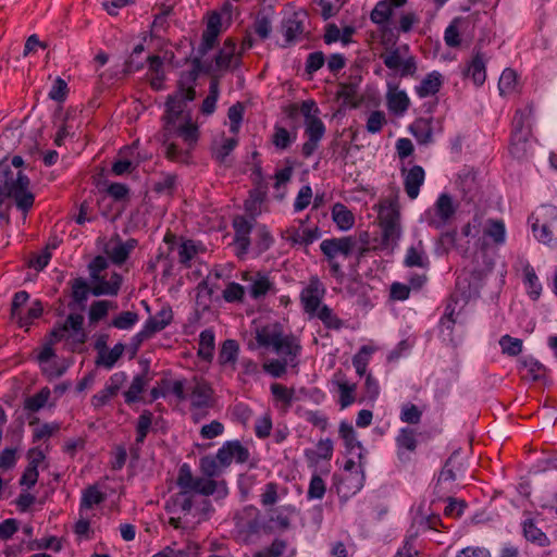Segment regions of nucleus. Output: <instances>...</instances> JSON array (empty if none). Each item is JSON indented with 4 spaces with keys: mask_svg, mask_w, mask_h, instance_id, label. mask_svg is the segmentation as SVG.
Masks as SVG:
<instances>
[{
    "mask_svg": "<svg viewBox=\"0 0 557 557\" xmlns=\"http://www.w3.org/2000/svg\"><path fill=\"white\" fill-rule=\"evenodd\" d=\"M23 164L24 160L20 156L12 158L15 170L0 164V206L11 199L17 209L27 213L34 206L35 196L29 189V178L21 170Z\"/></svg>",
    "mask_w": 557,
    "mask_h": 557,
    "instance_id": "f257e3e1",
    "label": "nucleus"
},
{
    "mask_svg": "<svg viewBox=\"0 0 557 557\" xmlns=\"http://www.w3.org/2000/svg\"><path fill=\"white\" fill-rule=\"evenodd\" d=\"M532 109L517 110L512 120L509 153L518 161H527L533 153L535 139L532 136L530 117Z\"/></svg>",
    "mask_w": 557,
    "mask_h": 557,
    "instance_id": "f03ea898",
    "label": "nucleus"
},
{
    "mask_svg": "<svg viewBox=\"0 0 557 557\" xmlns=\"http://www.w3.org/2000/svg\"><path fill=\"white\" fill-rule=\"evenodd\" d=\"M84 317L79 313H71L63 323L57 324L49 333V341L38 355L39 362H47L54 356L52 345L60 341H71L74 345H83L87 335L83 329Z\"/></svg>",
    "mask_w": 557,
    "mask_h": 557,
    "instance_id": "7ed1b4c3",
    "label": "nucleus"
},
{
    "mask_svg": "<svg viewBox=\"0 0 557 557\" xmlns=\"http://www.w3.org/2000/svg\"><path fill=\"white\" fill-rule=\"evenodd\" d=\"M176 483L183 490V494L191 492L203 496L213 495L215 492L223 496L227 494L225 481H215L205 475L202 478H195L187 463L181 466Z\"/></svg>",
    "mask_w": 557,
    "mask_h": 557,
    "instance_id": "20e7f679",
    "label": "nucleus"
},
{
    "mask_svg": "<svg viewBox=\"0 0 557 557\" xmlns=\"http://www.w3.org/2000/svg\"><path fill=\"white\" fill-rule=\"evenodd\" d=\"M164 121V141H169L174 135L181 137L189 147L198 140V126L183 116L182 112L169 111L165 109Z\"/></svg>",
    "mask_w": 557,
    "mask_h": 557,
    "instance_id": "39448f33",
    "label": "nucleus"
},
{
    "mask_svg": "<svg viewBox=\"0 0 557 557\" xmlns=\"http://www.w3.org/2000/svg\"><path fill=\"white\" fill-rule=\"evenodd\" d=\"M529 220L539 240L557 245V207L542 206Z\"/></svg>",
    "mask_w": 557,
    "mask_h": 557,
    "instance_id": "423d86ee",
    "label": "nucleus"
},
{
    "mask_svg": "<svg viewBox=\"0 0 557 557\" xmlns=\"http://www.w3.org/2000/svg\"><path fill=\"white\" fill-rule=\"evenodd\" d=\"M357 242L351 236H344L338 238H327L322 240L320 249L325 256L331 268L332 275L336 278H342L344 273L341 264L336 261L337 256L348 257L352 252Z\"/></svg>",
    "mask_w": 557,
    "mask_h": 557,
    "instance_id": "0eeeda50",
    "label": "nucleus"
},
{
    "mask_svg": "<svg viewBox=\"0 0 557 557\" xmlns=\"http://www.w3.org/2000/svg\"><path fill=\"white\" fill-rule=\"evenodd\" d=\"M380 227L382 230V244L385 247L397 245L400 235V212L396 202L382 206L379 212Z\"/></svg>",
    "mask_w": 557,
    "mask_h": 557,
    "instance_id": "6e6552de",
    "label": "nucleus"
},
{
    "mask_svg": "<svg viewBox=\"0 0 557 557\" xmlns=\"http://www.w3.org/2000/svg\"><path fill=\"white\" fill-rule=\"evenodd\" d=\"M243 52L236 50V41L233 38H226L222 48L215 54L213 61V77L218 75L219 78L224 72L235 71L242 65Z\"/></svg>",
    "mask_w": 557,
    "mask_h": 557,
    "instance_id": "1a4fd4ad",
    "label": "nucleus"
},
{
    "mask_svg": "<svg viewBox=\"0 0 557 557\" xmlns=\"http://www.w3.org/2000/svg\"><path fill=\"white\" fill-rule=\"evenodd\" d=\"M456 207L453 203V199L447 194H442L433 209L428 210L424 214L425 222L435 228L444 227L448 221L455 215Z\"/></svg>",
    "mask_w": 557,
    "mask_h": 557,
    "instance_id": "9d476101",
    "label": "nucleus"
},
{
    "mask_svg": "<svg viewBox=\"0 0 557 557\" xmlns=\"http://www.w3.org/2000/svg\"><path fill=\"white\" fill-rule=\"evenodd\" d=\"M325 294V287L318 276H311L309 284L300 294V301L304 310L310 315H314L320 308L322 298Z\"/></svg>",
    "mask_w": 557,
    "mask_h": 557,
    "instance_id": "9b49d317",
    "label": "nucleus"
},
{
    "mask_svg": "<svg viewBox=\"0 0 557 557\" xmlns=\"http://www.w3.org/2000/svg\"><path fill=\"white\" fill-rule=\"evenodd\" d=\"M212 49V46H206L203 41L200 42L196 51L193 49L194 55L186 59V61L191 62V70L183 74L188 84H195L200 73H213V63L202 61L203 57Z\"/></svg>",
    "mask_w": 557,
    "mask_h": 557,
    "instance_id": "f8f14e48",
    "label": "nucleus"
},
{
    "mask_svg": "<svg viewBox=\"0 0 557 557\" xmlns=\"http://www.w3.org/2000/svg\"><path fill=\"white\" fill-rule=\"evenodd\" d=\"M126 380L127 375L125 372L113 373L106 383V386L91 397V405L95 408H101L107 405L119 394Z\"/></svg>",
    "mask_w": 557,
    "mask_h": 557,
    "instance_id": "ddd939ff",
    "label": "nucleus"
},
{
    "mask_svg": "<svg viewBox=\"0 0 557 557\" xmlns=\"http://www.w3.org/2000/svg\"><path fill=\"white\" fill-rule=\"evenodd\" d=\"M250 453L239 441L225 442L216 453V458L222 466H231L233 461L245 463L248 461Z\"/></svg>",
    "mask_w": 557,
    "mask_h": 557,
    "instance_id": "4468645a",
    "label": "nucleus"
},
{
    "mask_svg": "<svg viewBox=\"0 0 557 557\" xmlns=\"http://www.w3.org/2000/svg\"><path fill=\"white\" fill-rule=\"evenodd\" d=\"M190 391V409L202 410L213 406L211 386L203 380L194 379Z\"/></svg>",
    "mask_w": 557,
    "mask_h": 557,
    "instance_id": "2eb2a0df",
    "label": "nucleus"
},
{
    "mask_svg": "<svg viewBox=\"0 0 557 557\" xmlns=\"http://www.w3.org/2000/svg\"><path fill=\"white\" fill-rule=\"evenodd\" d=\"M196 97L194 84H188L185 75L182 74L177 84L175 94L168 97L165 107L169 111H176L184 113L185 101H191Z\"/></svg>",
    "mask_w": 557,
    "mask_h": 557,
    "instance_id": "dca6fc26",
    "label": "nucleus"
},
{
    "mask_svg": "<svg viewBox=\"0 0 557 557\" xmlns=\"http://www.w3.org/2000/svg\"><path fill=\"white\" fill-rule=\"evenodd\" d=\"M255 218H246L243 215H236L233 219V227L235 231L234 244L237 247L238 256L245 255L248 251L250 245L249 235L253 227Z\"/></svg>",
    "mask_w": 557,
    "mask_h": 557,
    "instance_id": "f3484780",
    "label": "nucleus"
},
{
    "mask_svg": "<svg viewBox=\"0 0 557 557\" xmlns=\"http://www.w3.org/2000/svg\"><path fill=\"white\" fill-rule=\"evenodd\" d=\"M136 246V239L131 238L126 242H122L121 238L116 236V238L110 239L106 245L104 252L114 264L121 265L128 259L129 253Z\"/></svg>",
    "mask_w": 557,
    "mask_h": 557,
    "instance_id": "a211bd4d",
    "label": "nucleus"
},
{
    "mask_svg": "<svg viewBox=\"0 0 557 557\" xmlns=\"http://www.w3.org/2000/svg\"><path fill=\"white\" fill-rule=\"evenodd\" d=\"M122 282V275L116 272H113L109 280L101 275L98 280H91V294L94 296H116Z\"/></svg>",
    "mask_w": 557,
    "mask_h": 557,
    "instance_id": "6ab92c4d",
    "label": "nucleus"
},
{
    "mask_svg": "<svg viewBox=\"0 0 557 557\" xmlns=\"http://www.w3.org/2000/svg\"><path fill=\"white\" fill-rule=\"evenodd\" d=\"M274 350L282 356V359L288 360L290 366L295 367L297 364L296 359L301 351V346L296 336L283 334L275 345Z\"/></svg>",
    "mask_w": 557,
    "mask_h": 557,
    "instance_id": "aec40b11",
    "label": "nucleus"
},
{
    "mask_svg": "<svg viewBox=\"0 0 557 557\" xmlns=\"http://www.w3.org/2000/svg\"><path fill=\"white\" fill-rule=\"evenodd\" d=\"M486 55L481 50L480 42L474 47V55L466 71V75L471 77L476 86L484 84L486 79Z\"/></svg>",
    "mask_w": 557,
    "mask_h": 557,
    "instance_id": "412c9836",
    "label": "nucleus"
},
{
    "mask_svg": "<svg viewBox=\"0 0 557 557\" xmlns=\"http://www.w3.org/2000/svg\"><path fill=\"white\" fill-rule=\"evenodd\" d=\"M457 185L465 200L473 201L480 189L476 172L473 169H463L458 176Z\"/></svg>",
    "mask_w": 557,
    "mask_h": 557,
    "instance_id": "4be33fe9",
    "label": "nucleus"
},
{
    "mask_svg": "<svg viewBox=\"0 0 557 557\" xmlns=\"http://www.w3.org/2000/svg\"><path fill=\"white\" fill-rule=\"evenodd\" d=\"M243 280L251 283L249 286V294L253 299H259L265 296L267 293L273 288V283L268 276L260 272H256L253 274L245 272L243 274Z\"/></svg>",
    "mask_w": 557,
    "mask_h": 557,
    "instance_id": "5701e85b",
    "label": "nucleus"
},
{
    "mask_svg": "<svg viewBox=\"0 0 557 557\" xmlns=\"http://www.w3.org/2000/svg\"><path fill=\"white\" fill-rule=\"evenodd\" d=\"M294 512L292 506L271 507L267 509L269 528L286 530L290 525L289 518Z\"/></svg>",
    "mask_w": 557,
    "mask_h": 557,
    "instance_id": "b1692460",
    "label": "nucleus"
},
{
    "mask_svg": "<svg viewBox=\"0 0 557 557\" xmlns=\"http://www.w3.org/2000/svg\"><path fill=\"white\" fill-rule=\"evenodd\" d=\"M282 335V326L277 323H272L257 330L256 341L261 347H272L274 349Z\"/></svg>",
    "mask_w": 557,
    "mask_h": 557,
    "instance_id": "393cba45",
    "label": "nucleus"
},
{
    "mask_svg": "<svg viewBox=\"0 0 557 557\" xmlns=\"http://www.w3.org/2000/svg\"><path fill=\"white\" fill-rule=\"evenodd\" d=\"M305 18H306L305 14L294 12L293 14H290L287 18H285L283 21L282 27H283V33H284L286 42L290 44L295 39H297L298 36L304 34Z\"/></svg>",
    "mask_w": 557,
    "mask_h": 557,
    "instance_id": "a878e982",
    "label": "nucleus"
},
{
    "mask_svg": "<svg viewBox=\"0 0 557 557\" xmlns=\"http://www.w3.org/2000/svg\"><path fill=\"white\" fill-rule=\"evenodd\" d=\"M176 138H180L178 136L174 135L169 141H164V133L162 134V144L165 148L164 153L165 157L174 162H181L186 163L189 159V151L194 147L191 145L190 147L183 140L185 144V148L180 147L178 144L174 140Z\"/></svg>",
    "mask_w": 557,
    "mask_h": 557,
    "instance_id": "bb28decb",
    "label": "nucleus"
},
{
    "mask_svg": "<svg viewBox=\"0 0 557 557\" xmlns=\"http://www.w3.org/2000/svg\"><path fill=\"white\" fill-rule=\"evenodd\" d=\"M424 182V170L420 165L412 166L405 176V190L410 199H416L420 186Z\"/></svg>",
    "mask_w": 557,
    "mask_h": 557,
    "instance_id": "cd10ccee",
    "label": "nucleus"
},
{
    "mask_svg": "<svg viewBox=\"0 0 557 557\" xmlns=\"http://www.w3.org/2000/svg\"><path fill=\"white\" fill-rule=\"evenodd\" d=\"M320 237V232L318 227L314 228H305L302 231L290 228L286 231L285 239L289 242L293 246L302 245L308 246L312 244L315 239Z\"/></svg>",
    "mask_w": 557,
    "mask_h": 557,
    "instance_id": "c85d7f7f",
    "label": "nucleus"
},
{
    "mask_svg": "<svg viewBox=\"0 0 557 557\" xmlns=\"http://www.w3.org/2000/svg\"><path fill=\"white\" fill-rule=\"evenodd\" d=\"M523 535L527 541L536 544L541 547H545L549 545V540L546 534L542 531V529L537 525V523L533 519L524 520L523 524Z\"/></svg>",
    "mask_w": 557,
    "mask_h": 557,
    "instance_id": "c756f323",
    "label": "nucleus"
},
{
    "mask_svg": "<svg viewBox=\"0 0 557 557\" xmlns=\"http://www.w3.org/2000/svg\"><path fill=\"white\" fill-rule=\"evenodd\" d=\"M483 236L492 239L493 244L499 246L506 240V227L502 220L488 219L483 228Z\"/></svg>",
    "mask_w": 557,
    "mask_h": 557,
    "instance_id": "7c9ffc66",
    "label": "nucleus"
},
{
    "mask_svg": "<svg viewBox=\"0 0 557 557\" xmlns=\"http://www.w3.org/2000/svg\"><path fill=\"white\" fill-rule=\"evenodd\" d=\"M442 83V75L438 72H432L422 79L419 86L416 87L417 94L421 98L433 96L440 90Z\"/></svg>",
    "mask_w": 557,
    "mask_h": 557,
    "instance_id": "2f4dec72",
    "label": "nucleus"
},
{
    "mask_svg": "<svg viewBox=\"0 0 557 557\" xmlns=\"http://www.w3.org/2000/svg\"><path fill=\"white\" fill-rule=\"evenodd\" d=\"M332 218L338 228L347 231L354 226L355 216L343 203H335L332 208Z\"/></svg>",
    "mask_w": 557,
    "mask_h": 557,
    "instance_id": "473e14b6",
    "label": "nucleus"
},
{
    "mask_svg": "<svg viewBox=\"0 0 557 557\" xmlns=\"http://www.w3.org/2000/svg\"><path fill=\"white\" fill-rule=\"evenodd\" d=\"M214 333L212 330H205L199 335V343H198V357L201 358L205 361L210 362L213 358V351H214Z\"/></svg>",
    "mask_w": 557,
    "mask_h": 557,
    "instance_id": "72a5a7b5",
    "label": "nucleus"
},
{
    "mask_svg": "<svg viewBox=\"0 0 557 557\" xmlns=\"http://www.w3.org/2000/svg\"><path fill=\"white\" fill-rule=\"evenodd\" d=\"M173 312L170 307H163L153 317H150L145 325L152 331L153 334L164 330L172 321Z\"/></svg>",
    "mask_w": 557,
    "mask_h": 557,
    "instance_id": "f704fd0d",
    "label": "nucleus"
},
{
    "mask_svg": "<svg viewBox=\"0 0 557 557\" xmlns=\"http://www.w3.org/2000/svg\"><path fill=\"white\" fill-rule=\"evenodd\" d=\"M70 284L73 301L84 308L89 294H91V284L89 285L83 277L74 278Z\"/></svg>",
    "mask_w": 557,
    "mask_h": 557,
    "instance_id": "c9c22d12",
    "label": "nucleus"
},
{
    "mask_svg": "<svg viewBox=\"0 0 557 557\" xmlns=\"http://www.w3.org/2000/svg\"><path fill=\"white\" fill-rule=\"evenodd\" d=\"M221 16L219 13L213 12L207 23V27L201 35V41L206 42V46L214 47L220 34Z\"/></svg>",
    "mask_w": 557,
    "mask_h": 557,
    "instance_id": "e433bc0d",
    "label": "nucleus"
},
{
    "mask_svg": "<svg viewBox=\"0 0 557 557\" xmlns=\"http://www.w3.org/2000/svg\"><path fill=\"white\" fill-rule=\"evenodd\" d=\"M125 346L122 343L116 344L112 349H106L97 356L96 364L106 369H111L122 357Z\"/></svg>",
    "mask_w": 557,
    "mask_h": 557,
    "instance_id": "4c0bfd02",
    "label": "nucleus"
},
{
    "mask_svg": "<svg viewBox=\"0 0 557 557\" xmlns=\"http://www.w3.org/2000/svg\"><path fill=\"white\" fill-rule=\"evenodd\" d=\"M147 383L148 381L145 374L136 375L128 389L124 392L125 403L132 405L139 401L141 399L140 394L145 391Z\"/></svg>",
    "mask_w": 557,
    "mask_h": 557,
    "instance_id": "58836bf2",
    "label": "nucleus"
},
{
    "mask_svg": "<svg viewBox=\"0 0 557 557\" xmlns=\"http://www.w3.org/2000/svg\"><path fill=\"white\" fill-rule=\"evenodd\" d=\"M337 96L344 100L345 103L352 108L359 107L362 99L358 96V84L355 82L339 84Z\"/></svg>",
    "mask_w": 557,
    "mask_h": 557,
    "instance_id": "ea45409f",
    "label": "nucleus"
},
{
    "mask_svg": "<svg viewBox=\"0 0 557 557\" xmlns=\"http://www.w3.org/2000/svg\"><path fill=\"white\" fill-rule=\"evenodd\" d=\"M199 468L205 476L213 479L222 474L226 466H222L220 460H218L216 455L214 457L208 455L200 458Z\"/></svg>",
    "mask_w": 557,
    "mask_h": 557,
    "instance_id": "a19ab883",
    "label": "nucleus"
},
{
    "mask_svg": "<svg viewBox=\"0 0 557 557\" xmlns=\"http://www.w3.org/2000/svg\"><path fill=\"white\" fill-rule=\"evenodd\" d=\"M219 76L214 75L211 77L210 86H209V95L205 98L201 104V112L203 114L210 115L215 110V104L219 98L220 89H219Z\"/></svg>",
    "mask_w": 557,
    "mask_h": 557,
    "instance_id": "79ce46f5",
    "label": "nucleus"
},
{
    "mask_svg": "<svg viewBox=\"0 0 557 557\" xmlns=\"http://www.w3.org/2000/svg\"><path fill=\"white\" fill-rule=\"evenodd\" d=\"M106 495L99 491L97 485H90L83 491L81 509H90L95 505L104 502Z\"/></svg>",
    "mask_w": 557,
    "mask_h": 557,
    "instance_id": "37998d69",
    "label": "nucleus"
},
{
    "mask_svg": "<svg viewBox=\"0 0 557 557\" xmlns=\"http://www.w3.org/2000/svg\"><path fill=\"white\" fill-rule=\"evenodd\" d=\"M51 392L48 387L41 388L37 394L27 397L24 401V409L30 412H37L45 407L49 400Z\"/></svg>",
    "mask_w": 557,
    "mask_h": 557,
    "instance_id": "c03bdc74",
    "label": "nucleus"
},
{
    "mask_svg": "<svg viewBox=\"0 0 557 557\" xmlns=\"http://www.w3.org/2000/svg\"><path fill=\"white\" fill-rule=\"evenodd\" d=\"M153 414L144 410L138 417L136 424V445H143L152 424Z\"/></svg>",
    "mask_w": 557,
    "mask_h": 557,
    "instance_id": "a18cd8bd",
    "label": "nucleus"
},
{
    "mask_svg": "<svg viewBox=\"0 0 557 557\" xmlns=\"http://www.w3.org/2000/svg\"><path fill=\"white\" fill-rule=\"evenodd\" d=\"M238 350L239 346L235 339L224 341L219 352L220 363H234L237 359Z\"/></svg>",
    "mask_w": 557,
    "mask_h": 557,
    "instance_id": "49530a36",
    "label": "nucleus"
},
{
    "mask_svg": "<svg viewBox=\"0 0 557 557\" xmlns=\"http://www.w3.org/2000/svg\"><path fill=\"white\" fill-rule=\"evenodd\" d=\"M199 252L198 247L190 239L183 240L178 247V261L180 263L188 269L190 268V261Z\"/></svg>",
    "mask_w": 557,
    "mask_h": 557,
    "instance_id": "de8ad7c7",
    "label": "nucleus"
},
{
    "mask_svg": "<svg viewBox=\"0 0 557 557\" xmlns=\"http://www.w3.org/2000/svg\"><path fill=\"white\" fill-rule=\"evenodd\" d=\"M42 302L40 300H35L25 314L21 312L20 317H15L14 320L17 322L18 326L28 327L34 320L38 319L42 314Z\"/></svg>",
    "mask_w": 557,
    "mask_h": 557,
    "instance_id": "09e8293b",
    "label": "nucleus"
},
{
    "mask_svg": "<svg viewBox=\"0 0 557 557\" xmlns=\"http://www.w3.org/2000/svg\"><path fill=\"white\" fill-rule=\"evenodd\" d=\"M336 385L338 387L339 392V405L341 408H347L348 406L352 405L356 400L355 393L357 385L356 384H349L345 381H337Z\"/></svg>",
    "mask_w": 557,
    "mask_h": 557,
    "instance_id": "8fccbe9b",
    "label": "nucleus"
},
{
    "mask_svg": "<svg viewBox=\"0 0 557 557\" xmlns=\"http://www.w3.org/2000/svg\"><path fill=\"white\" fill-rule=\"evenodd\" d=\"M393 9L387 0L379 1L370 14V18L375 24H384L392 16Z\"/></svg>",
    "mask_w": 557,
    "mask_h": 557,
    "instance_id": "3c124183",
    "label": "nucleus"
},
{
    "mask_svg": "<svg viewBox=\"0 0 557 557\" xmlns=\"http://www.w3.org/2000/svg\"><path fill=\"white\" fill-rule=\"evenodd\" d=\"M396 444L399 450L414 451L417 448L416 432L412 429H401L396 437Z\"/></svg>",
    "mask_w": 557,
    "mask_h": 557,
    "instance_id": "603ef678",
    "label": "nucleus"
},
{
    "mask_svg": "<svg viewBox=\"0 0 557 557\" xmlns=\"http://www.w3.org/2000/svg\"><path fill=\"white\" fill-rule=\"evenodd\" d=\"M116 305L109 300H98L91 304L89 308V320L90 322H98L103 319L109 309H115Z\"/></svg>",
    "mask_w": 557,
    "mask_h": 557,
    "instance_id": "864d4df0",
    "label": "nucleus"
},
{
    "mask_svg": "<svg viewBox=\"0 0 557 557\" xmlns=\"http://www.w3.org/2000/svg\"><path fill=\"white\" fill-rule=\"evenodd\" d=\"M387 104L392 112L401 114L409 107V98L405 91H396L388 96Z\"/></svg>",
    "mask_w": 557,
    "mask_h": 557,
    "instance_id": "5fc2aeb1",
    "label": "nucleus"
},
{
    "mask_svg": "<svg viewBox=\"0 0 557 557\" xmlns=\"http://www.w3.org/2000/svg\"><path fill=\"white\" fill-rule=\"evenodd\" d=\"M517 86V73L511 69H506L503 71L499 82L498 88L502 95H507L512 92Z\"/></svg>",
    "mask_w": 557,
    "mask_h": 557,
    "instance_id": "6e6d98bb",
    "label": "nucleus"
},
{
    "mask_svg": "<svg viewBox=\"0 0 557 557\" xmlns=\"http://www.w3.org/2000/svg\"><path fill=\"white\" fill-rule=\"evenodd\" d=\"M296 136L292 137L289 132L283 126H275L272 136L273 145L281 150L287 149Z\"/></svg>",
    "mask_w": 557,
    "mask_h": 557,
    "instance_id": "4d7b16f0",
    "label": "nucleus"
},
{
    "mask_svg": "<svg viewBox=\"0 0 557 557\" xmlns=\"http://www.w3.org/2000/svg\"><path fill=\"white\" fill-rule=\"evenodd\" d=\"M499 346L503 354L508 356H518L522 350V341L509 335H504L499 339Z\"/></svg>",
    "mask_w": 557,
    "mask_h": 557,
    "instance_id": "13d9d810",
    "label": "nucleus"
},
{
    "mask_svg": "<svg viewBox=\"0 0 557 557\" xmlns=\"http://www.w3.org/2000/svg\"><path fill=\"white\" fill-rule=\"evenodd\" d=\"M314 315H317L329 329L338 330L342 327V321L333 313L332 309L329 308L327 306H322L320 309H318Z\"/></svg>",
    "mask_w": 557,
    "mask_h": 557,
    "instance_id": "bf43d9fd",
    "label": "nucleus"
},
{
    "mask_svg": "<svg viewBox=\"0 0 557 557\" xmlns=\"http://www.w3.org/2000/svg\"><path fill=\"white\" fill-rule=\"evenodd\" d=\"M238 140L236 138H224L222 144L214 149L213 156L219 163H225L227 156L235 149Z\"/></svg>",
    "mask_w": 557,
    "mask_h": 557,
    "instance_id": "052dcab7",
    "label": "nucleus"
},
{
    "mask_svg": "<svg viewBox=\"0 0 557 557\" xmlns=\"http://www.w3.org/2000/svg\"><path fill=\"white\" fill-rule=\"evenodd\" d=\"M372 349L370 347L362 346L361 349L352 358V364L359 376H363L366 374L369 362V355Z\"/></svg>",
    "mask_w": 557,
    "mask_h": 557,
    "instance_id": "680f3d73",
    "label": "nucleus"
},
{
    "mask_svg": "<svg viewBox=\"0 0 557 557\" xmlns=\"http://www.w3.org/2000/svg\"><path fill=\"white\" fill-rule=\"evenodd\" d=\"M412 134L420 144H428L432 139V131L426 121H417L411 126Z\"/></svg>",
    "mask_w": 557,
    "mask_h": 557,
    "instance_id": "e2e57ef3",
    "label": "nucleus"
},
{
    "mask_svg": "<svg viewBox=\"0 0 557 557\" xmlns=\"http://www.w3.org/2000/svg\"><path fill=\"white\" fill-rule=\"evenodd\" d=\"M138 321V314L133 311H123L115 317L111 325L119 330H128Z\"/></svg>",
    "mask_w": 557,
    "mask_h": 557,
    "instance_id": "0e129e2a",
    "label": "nucleus"
},
{
    "mask_svg": "<svg viewBox=\"0 0 557 557\" xmlns=\"http://www.w3.org/2000/svg\"><path fill=\"white\" fill-rule=\"evenodd\" d=\"M522 370L525 371L522 377L530 379L532 381H539L545 372V368L539 361L534 360L523 361Z\"/></svg>",
    "mask_w": 557,
    "mask_h": 557,
    "instance_id": "69168bd1",
    "label": "nucleus"
},
{
    "mask_svg": "<svg viewBox=\"0 0 557 557\" xmlns=\"http://www.w3.org/2000/svg\"><path fill=\"white\" fill-rule=\"evenodd\" d=\"M404 263L407 267L425 268L428 265V259L424 257L423 250L410 247L407 250Z\"/></svg>",
    "mask_w": 557,
    "mask_h": 557,
    "instance_id": "338daca9",
    "label": "nucleus"
},
{
    "mask_svg": "<svg viewBox=\"0 0 557 557\" xmlns=\"http://www.w3.org/2000/svg\"><path fill=\"white\" fill-rule=\"evenodd\" d=\"M523 273H524L525 283L528 284V286L530 288V292H529L530 296L533 299H537L539 296L541 295V284L539 283V278L535 274L534 269L530 265H527L523 270Z\"/></svg>",
    "mask_w": 557,
    "mask_h": 557,
    "instance_id": "774afa93",
    "label": "nucleus"
}]
</instances>
